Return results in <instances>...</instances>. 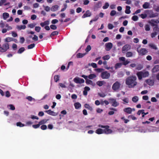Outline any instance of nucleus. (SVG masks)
<instances>
[{
    "mask_svg": "<svg viewBox=\"0 0 159 159\" xmlns=\"http://www.w3.org/2000/svg\"><path fill=\"white\" fill-rule=\"evenodd\" d=\"M137 77L135 76L131 75L128 77L125 80V84L130 88H134L137 84Z\"/></svg>",
    "mask_w": 159,
    "mask_h": 159,
    "instance_id": "nucleus-1",
    "label": "nucleus"
},
{
    "mask_svg": "<svg viewBox=\"0 0 159 159\" xmlns=\"http://www.w3.org/2000/svg\"><path fill=\"white\" fill-rule=\"evenodd\" d=\"M136 75L139 80H141L143 78H146L148 77L149 75V72L148 71L143 70L142 71L138 72Z\"/></svg>",
    "mask_w": 159,
    "mask_h": 159,
    "instance_id": "nucleus-2",
    "label": "nucleus"
},
{
    "mask_svg": "<svg viewBox=\"0 0 159 159\" xmlns=\"http://www.w3.org/2000/svg\"><path fill=\"white\" fill-rule=\"evenodd\" d=\"M98 127L104 128V129H103V133L108 134L111 133L112 132V130L109 129L110 127L108 125H99Z\"/></svg>",
    "mask_w": 159,
    "mask_h": 159,
    "instance_id": "nucleus-3",
    "label": "nucleus"
},
{
    "mask_svg": "<svg viewBox=\"0 0 159 159\" xmlns=\"http://www.w3.org/2000/svg\"><path fill=\"white\" fill-rule=\"evenodd\" d=\"M121 86L120 83L118 81H116L114 83L112 87V89L115 91H116L119 89Z\"/></svg>",
    "mask_w": 159,
    "mask_h": 159,
    "instance_id": "nucleus-4",
    "label": "nucleus"
},
{
    "mask_svg": "<svg viewBox=\"0 0 159 159\" xmlns=\"http://www.w3.org/2000/svg\"><path fill=\"white\" fill-rule=\"evenodd\" d=\"M9 48V44L6 43L3 44L2 47H0V52H6Z\"/></svg>",
    "mask_w": 159,
    "mask_h": 159,
    "instance_id": "nucleus-5",
    "label": "nucleus"
},
{
    "mask_svg": "<svg viewBox=\"0 0 159 159\" xmlns=\"http://www.w3.org/2000/svg\"><path fill=\"white\" fill-rule=\"evenodd\" d=\"M137 51L138 52L139 55L142 56L145 55L148 52V51L145 48H141L140 49H139V47L137 48Z\"/></svg>",
    "mask_w": 159,
    "mask_h": 159,
    "instance_id": "nucleus-6",
    "label": "nucleus"
},
{
    "mask_svg": "<svg viewBox=\"0 0 159 159\" xmlns=\"http://www.w3.org/2000/svg\"><path fill=\"white\" fill-rule=\"evenodd\" d=\"M110 76V73L106 71L102 72L101 74V77L102 79H108Z\"/></svg>",
    "mask_w": 159,
    "mask_h": 159,
    "instance_id": "nucleus-7",
    "label": "nucleus"
},
{
    "mask_svg": "<svg viewBox=\"0 0 159 159\" xmlns=\"http://www.w3.org/2000/svg\"><path fill=\"white\" fill-rule=\"evenodd\" d=\"M109 102L111 104L112 106L114 107L118 106L119 103L116 101V100L113 98H111L109 99Z\"/></svg>",
    "mask_w": 159,
    "mask_h": 159,
    "instance_id": "nucleus-8",
    "label": "nucleus"
},
{
    "mask_svg": "<svg viewBox=\"0 0 159 159\" xmlns=\"http://www.w3.org/2000/svg\"><path fill=\"white\" fill-rule=\"evenodd\" d=\"M77 84H82L84 82V80L78 77H76L74 78L73 80Z\"/></svg>",
    "mask_w": 159,
    "mask_h": 159,
    "instance_id": "nucleus-9",
    "label": "nucleus"
},
{
    "mask_svg": "<svg viewBox=\"0 0 159 159\" xmlns=\"http://www.w3.org/2000/svg\"><path fill=\"white\" fill-rule=\"evenodd\" d=\"M102 6V2L101 1H99L96 3L93 7V11H96L98 10V9L100 8Z\"/></svg>",
    "mask_w": 159,
    "mask_h": 159,
    "instance_id": "nucleus-10",
    "label": "nucleus"
},
{
    "mask_svg": "<svg viewBox=\"0 0 159 159\" xmlns=\"http://www.w3.org/2000/svg\"><path fill=\"white\" fill-rule=\"evenodd\" d=\"M130 48V46L128 44L125 45L122 48L123 53H125V52L127 51Z\"/></svg>",
    "mask_w": 159,
    "mask_h": 159,
    "instance_id": "nucleus-11",
    "label": "nucleus"
},
{
    "mask_svg": "<svg viewBox=\"0 0 159 159\" xmlns=\"http://www.w3.org/2000/svg\"><path fill=\"white\" fill-rule=\"evenodd\" d=\"M106 50L107 51H109L112 48L113 44L112 43L109 42L106 43Z\"/></svg>",
    "mask_w": 159,
    "mask_h": 159,
    "instance_id": "nucleus-12",
    "label": "nucleus"
},
{
    "mask_svg": "<svg viewBox=\"0 0 159 159\" xmlns=\"http://www.w3.org/2000/svg\"><path fill=\"white\" fill-rule=\"evenodd\" d=\"M92 15L91 12L89 10L86 11L85 13L82 16L83 18H84L87 17H90Z\"/></svg>",
    "mask_w": 159,
    "mask_h": 159,
    "instance_id": "nucleus-13",
    "label": "nucleus"
},
{
    "mask_svg": "<svg viewBox=\"0 0 159 159\" xmlns=\"http://www.w3.org/2000/svg\"><path fill=\"white\" fill-rule=\"evenodd\" d=\"M145 82L150 86H153L154 84V81L151 79H147L145 80Z\"/></svg>",
    "mask_w": 159,
    "mask_h": 159,
    "instance_id": "nucleus-14",
    "label": "nucleus"
},
{
    "mask_svg": "<svg viewBox=\"0 0 159 159\" xmlns=\"http://www.w3.org/2000/svg\"><path fill=\"white\" fill-rule=\"evenodd\" d=\"M159 71V65L155 66L152 70V73H156Z\"/></svg>",
    "mask_w": 159,
    "mask_h": 159,
    "instance_id": "nucleus-15",
    "label": "nucleus"
},
{
    "mask_svg": "<svg viewBox=\"0 0 159 159\" xmlns=\"http://www.w3.org/2000/svg\"><path fill=\"white\" fill-rule=\"evenodd\" d=\"M90 88L88 86H86L84 88V90L83 92V94L84 96H86L88 94V91L90 90Z\"/></svg>",
    "mask_w": 159,
    "mask_h": 159,
    "instance_id": "nucleus-16",
    "label": "nucleus"
},
{
    "mask_svg": "<svg viewBox=\"0 0 159 159\" xmlns=\"http://www.w3.org/2000/svg\"><path fill=\"white\" fill-rule=\"evenodd\" d=\"M124 111L128 114H131L132 111V109L130 107H127L124 109Z\"/></svg>",
    "mask_w": 159,
    "mask_h": 159,
    "instance_id": "nucleus-17",
    "label": "nucleus"
},
{
    "mask_svg": "<svg viewBox=\"0 0 159 159\" xmlns=\"http://www.w3.org/2000/svg\"><path fill=\"white\" fill-rule=\"evenodd\" d=\"M59 7V6L58 5L53 6L51 8V10L52 11H55L58 10Z\"/></svg>",
    "mask_w": 159,
    "mask_h": 159,
    "instance_id": "nucleus-18",
    "label": "nucleus"
},
{
    "mask_svg": "<svg viewBox=\"0 0 159 159\" xmlns=\"http://www.w3.org/2000/svg\"><path fill=\"white\" fill-rule=\"evenodd\" d=\"M45 112L48 113V114L52 116H55V112L51 110H48L45 111Z\"/></svg>",
    "mask_w": 159,
    "mask_h": 159,
    "instance_id": "nucleus-19",
    "label": "nucleus"
},
{
    "mask_svg": "<svg viewBox=\"0 0 159 159\" xmlns=\"http://www.w3.org/2000/svg\"><path fill=\"white\" fill-rule=\"evenodd\" d=\"M74 106L76 109H78L81 107V104L79 102H75L74 104Z\"/></svg>",
    "mask_w": 159,
    "mask_h": 159,
    "instance_id": "nucleus-20",
    "label": "nucleus"
},
{
    "mask_svg": "<svg viewBox=\"0 0 159 159\" xmlns=\"http://www.w3.org/2000/svg\"><path fill=\"white\" fill-rule=\"evenodd\" d=\"M86 54V53H78L76 55V57L77 58H81L84 57Z\"/></svg>",
    "mask_w": 159,
    "mask_h": 159,
    "instance_id": "nucleus-21",
    "label": "nucleus"
},
{
    "mask_svg": "<svg viewBox=\"0 0 159 159\" xmlns=\"http://www.w3.org/2000/svg\"><path fill=\"white\" fill-rule=\"evenodd\" d=\"M26 28V26L25 25H17L16 26V28L19 30H20L22 29H25Z\"/></svg>",
    "mask_w": 159,
    "mask_h": 159,
    "instance_id": "nucleus-22",
    "label": "nucleus"
},
{
    "mask_svg": "<svg viewBox=\"0 0 159 159\" xmlns=\"http://www.w3.org/2000/svg\"><path fill=\"white\" fill-rule=\"evenodd\" d=\"M105 83V82L104 81H98L96 82L97 84L100 87L102 86Z\"/></svg>",
    "mask_w": 159,
    "mask_h": 159,
    "instance_id": "nucleus-23",
    "label": "nucleus"
},
{
    "mask_svg": "<svg viewBox=\"0 0 159 159\" xmlns=\"http://www.w3.org/2000/svg\"><path fill=\"white\" fill-rule=\"evenodd\" d=\"M149 3L148 2H145L143 5V7L144 9H147L149 8Z\"/></svg>",
    "mask_w": 159,
    "mask_h": 159,
    "instance_id": "nucleus-24",
    "label": "nucleus"
},
{
    "mask_svg": "<svg viewBox=\"0 0 159 159\" xmlns=\"http://www.w3.org/2000/svg\"><path fill=\"white\" fill-rule=\"evenodd\" d=\"M95 133L98 134L103 133V129L100 128L97 129L95 131Z\"/></svg>",
    "mask_w": 159,
    "mask_h": 159,
    "instance_id": "nucleus-25",
    "label": "nucleus"
},
{
    "mask_svg": "<svg viewBox=\"0 0 159 159\" xmlns=\"http://www.w3.org/2000/svg\"><path fill=\"white\" fill-rule=\"evenodd\" d=\"M9 14L7 12H4L3 13V17L4 20H6L9 17Z\"/></svg>",
    "mask_w": 159,
    "mask_h": 159,
    "instance_id": "nucleus-26",
    "label": "nucleus"
},
{
    "mask_svg": "<svg viewBox=\"0 0 159 159\" xmlns=\"http://www.w3.org/2000/svg\"><path fill=\"white\" fill-rule=\"evenodd\" d=\"M130 6H127L126 7V10H125V12L127 14H129L130 13Z\"/></svg>",
    "mask_w": 159,
    "mask_h": 159,
    "instance_id": "nucleus-27",
    "label": "nucleus"
},
{
    "mask_svg": "<svg viewBox=\"0 0 159 159\" xmlns=\"http://www.w3.org/2000/svg\"><path fill=\"white\" fill-rule=\"evenodd\" d=\"M96 75L95 74H90L88 76V77L89 79L92 80L93 78H95Z\"/></svg>",
    "mask_w": 159,
    "mask_h": 159,
    "instance_id": "nucleus-28",
    "label": "nucleus"
},
{
    "mask_svg": "<svg viewBox=\"0 0 159 159\" xmlns=\"http://www.w3.org/2000/svg\"><path fill=\"white\" fill-rule=\"evenodd\" d=\"M84 107L85 108L88 109V110H89L90 111H92L93 110L92 107L90 106L88 104H85L84 105Z\"/></svg>",
    "mask_w": 159,
    "mask_h": 159,
    "instance_id": "nucleus-29",
    "label": "nucleus"
},
{
    "mask_svg": "<svg viewBox=\"0 0 159 159\" xmlns=\"http://www.w3.org/2000/svg\"><path fill=\"white\" fill-rule=\"evenodd\" d=\"M133 56V54L131 52H128L126 54V57H131Z\"/></svg>",
    "mask_w": 159,
    "mask_h": 159,
    "instance_id": "nucleus-30",
    "label": "nucleus"
},
{
    "mask_svg": "<svg viewBox=\"0 0 159 159\" xmlns=\"http://www.w3.org/2000/svg\"><path fill=\"white\" fill-rule=\"evenodd\" d=\"M158 16V14L157 13H152L150 14L149 17L150 18H153L157 16Z\"/></svg>",
    "mask_w": 159,
    "mask_h": 159,
    "instance_id": "nucleus-31",
    "label": "nucleus"
},
{
    "mask_svg": "<svg viewBox=\"0 0 159 159\" xmlns=\"http://www.w3.org/2000/svg\"><path fill=\"white\" fill-rule=\"evenodd\" d=\"M85 82H86V83L87 84H91V85H93V84H94L93 83L91 80H89L88 79L86 80Z\"/></svg>",
    "mask_w": 159,
    "mask_h": 159,
    "instance_id": "nucleus-32",
    "label": "nucleus"
},
{
    "mask_svg": "<svg viewBox=\"0 0 159 159\" xmlns=\"http://www.w3.org/2000/svg\"><path fill=\"white\" fill-rule=\"evenodd\" d=\"M122 64L121 63H117L115 65V69H116L118 68H120L122 66Z\"/></svg>",
    "mask_w": 159,
    "mask_h": 159,
    "instance_id": "nucleus-33",
    "label": "nucleus"
},
{
    "mask_svg": "<svg viewBox=\"0 0 159 159\" xmlns=\"http://www.w3.org/2000/svg\"><path fill=\"white\" fill-rule=\"evenodd\" d=\"M149 46L151 48H152L154 49L155 50H157V48L156 46V45L153 43H151L149 45Z\"/></svg>",
    "mask_w": 159,
    "mask_h": 159,
    "instance_id": "nucleus-34",
    "label": "nucleus"
},
{
    "mask_svg": "<svg viewBox=\"0 0 159 159\" xmlns=\"http://www.w3.org/2000/svg\"><path fill=\"white\" fill-rule=\"evenodd\" d=\"M58 34V32L57 31H53L50 34V37H52V36L57 35Z\"/></svg>",
    "mask_w": 159,
    "mask_h": 159,
    "instance_id": "nucleus-35",
    "label": "nucleus"
},
{
    "mask_svg": "<svg viewBox=\"0 0 159 159\" xmlns=\"http://www.w3.org/2000/svg\"><path fill=\"white\" fill-rule=\"evenodd\" d=\"M153 30L154 32H155L157 33V34L159 32V28L158 27V26L154 27L153 28Z\"/></svg>",
    "mask_w": 159,
    "mask_h": 159,
    "instance_id": "nucleus-36",
    "label": "nucleus"
},
{
    "mask_svg": "<svg viewBox=\"0 0 159 159\" xmlns=\"http://www.w3.org/2000/svg\"><path fill=\"white\" fill-rule=\"evenodd\" d=\"M138 98L137 96L134 97L132 98V101L134 102H136L138 100Z\"/></svg>",
    "mask_w": 159,
    "mask_h": 159,
    "instance_id": "nucleus-37",
    "label": "nucleus"
},
{
    "mask_svg": "<svg viewBox=\"0 0 159 159\" xmlns=\"http://www.w3.org/2000/svg\"><path fill=\"white\" fill-rule=\"evenodd\" d=\"M25 50V49L24 47L20 48L17 52V53L19 54H21Z\"/></svg>",
    "mask_w": 159,
    "mask_h": 159,
    "instance_id": "nucleus-38",
    "label": "nucleus"
},
{
    "mask_svg": "<svg viewBox=\"0 0 159 159\" xmlns=\"http://www.w3.org/2000/svg\"><path fill=\"white\" fill-rule=\"evenodd\" d=\"M60 78V76L58 75H56L54 76V79L55 81L57 82L59 80Z\"/></svg>",
    "mask_w": 159,
    "mask_h": 159,
    "instance_id": "nucleus-39",
    "label": "nucleus"
},
{
    "mask_svg": "<svg viewBox=\"0 0 159 159\" xmlns=\"http://www.w3.org/2000/svg\"><path fill=\"white\" fill-rule=\"evenodd\" d=\"M110 58V57L109 55H105L102 57V58L104 60H106L109 59Z\"/></svg>",
    "mask_w": 159,
    "mask_h": 159,
    "instance_id": "nucleus-40",
    "label": "nucleus"
},
{
    "mask_svg": "<svg viewBox=\"0 0 159 159\" xmlns=\"http://www.w3.org/2000/svg\"><path fill=\"white\" fill-rule=\"evenodd\" d=\"M35 46V44L34 43L31 44L28 46L27 48L28 49H31L34 48Z\"/></svg>",
    "mask_w": 159,
    "mask_h": 159,
    "instance_id": "nucleus-41",
    "label": "nucleus"
},
{
    "mask_svg": "<svg viewBox=\"0 0 159 159\" xmlns=\"http://www.w3.org/2000/svg\"><path fill=\"white\" fill-rule=\"evenodd\" d=\"M16 125L20 127H22L25 126V125L22 123L21 122H19L16 123Z\"/></svg>",
    "mask_w": 159,
    "mask_h": 159,
    "instance_id": "nucleus-42",
    "label": "nucleus"
},
{
    "mask_svg": "<svg viewBox=\"0 0 159 159\" xmlns=\"http://www.w3.org/2000/svg\"><path fill=\"white\" fill-rule=\"evenodd\" d=\"M13 41V39L11 37H7L5 39V41L7 42H9Z\"/></svg>",
    "mask_w": 159,
    "mask_h": 159,
    "instance_id": "nucleus-43",
    "label": "nucleus"
},
{
    "mask_svg": "<svg viewBox=\"0 0 159 159\" xmlns=\"http://www.w3.org/2000/svg\"><path fill=\"white\" fill-rule=\"evenodd\" d=\"M64 7L63 8H62L61 10V12H63L65 11L67 7V5L66 3H64Z\"/></svg>",
    "mask_w": 159,
    "mask_h": 159,
    "instance_id": "nucleus-44",
    "label": "nucleus"
},
{
    "mask_svg": "<svg viewBox=\"0 0 159 159\" xmlns=\"http://www.w3.org/2000/svg\"><path fill=\"white\" fill-rule=\"evenodd\" d=\"M50 28L52 30H56L57 29V27L56 25H51L50 26Z\"/></svg>",
    "mask_w": 159,
    "mask_h": 159,
    "instance_id": "nucleus-45",
    "label": "nucleus"
},
{
    "mask_svg": "<svg viewBox=\"0 0 159 159\" xmlns=\"http://www.w3.org/2000/svg\"><path fill=\"white\" fill-rule=\"evenodd\" d=\"M91 46L89 45L87 46L86 48L85 49V51L87 52L90 51L91 50Z\"/></svg>",
    "mask_w": 159,
    "mask_h": 159,
    "instance_id": "nucleus-46",
    "label": "nucleus"
},
{
    "mask_svg": "<svg viewBox=\"0 0 159 159\" xmlns=\"http://www.w3.org/2000/svg\"><path fill=\"white\" fill-rule=\"evenodd\" d=\"M91 65L93 68H96L97 67V65L96 63H92L91 64H89V66Z\"/></svg>",
    "mask_w": 159,
    "mask_h": 159,
    "instance_id": "nucleus-47",
    "label": "nucleus"
},
{
    "mask_svg": "<svg viewBox=\"0 0 159 159\" xmlns=\"http://www.w3.org/2000/svg\"><path fill=\"white\" fill-rule=\"evenodd\" d=\"M36 25V24L35 23L30 24L28 25V27L30 28H33Z\"/></svg>",
    "mask_w": 159,
    "mask_h": 159,
    "instance_id": "nucleus-48",
    "label": "nucleus"
},
{
    "mask_svg": "<svg viewBox=\"0 0 159 159\" xmlns=\"http://www.w3.org/2000/svg\"><path fill=\"white\" fill-rule=\"evenodd\" d=\"M109 6V4L108 2L105 3L104 5L103 6L102 8L104 9H105L108 8Z\"/></svg>",
    "mask_w": 159,
    "mask_h": 159,
    "instance_id": "nucleus-49",
    "label": "nucleus"
},
{
    "mask_svg": "<svg viewBox=\"0 0 159 159\" xmlns=\"http://www.w3.org/2000/svg\"><path fill=\"white\" fill-rule=\"evenodd\" d=\"M145 30L146 31H149L150 30V28L149 25L148 24L146 25L145 26Z\"/></svg>",
    "mask_w": 159,
    "mask_h": 159,
    "instance_id": "nucleus-50",
    "label": "nucleus"
},
{
    "mask_svg": "<svg viewBox=\"0 0 159 159\" xmlns=\"http://www.w3.org/2000/svg\"><path fill=\"white\" fill-rule=\"evenodd\" d=\"M143 68V66L140 64L138 65L136 67V69L138 70H141Z\"/></svg>",
    "mask_w": 159,
    "mask_h": 159,
    "instance_id": "nucleus-51",
    "label": "nucleus"
},
{
    "mask_svg": "<svg viewBox=\"0 0 159 159\" xmlns=\"http://www.w3.org/2000/svg\"><path fill=\"white\" fill-rule=\"evenodd\" d=\"M41 129L43 130H44L47 129V126L46 125H43L40 127Z\"/></svg>",
    "mask_w": 159,
    "mask_h": 159,
    "instance_id": "nucleus-52",
    "label": "nucleus"
},
{
    "mask_svg": "<svg viewBox=\"0 0 159 159\" xmlns=\"http://www.w3.org/2000/svg\"><path fill=\"white\" fill-rule=\"evenodd\" d=\"M144 110H139L137 112V114L138 115H140L141 113L142 114H143V113H144Z\"/></svg>",
    "mask_w": 159,
    "mask_h": 159,
    "instance_id": "nucleus-53",
    "label": "nucleus"
},
{
    "mask_svg": "<svg viewBox=\"0 0 159 159\" xmlns=\"http://www.w3.org/2000/svg\"><path fill=\"white\" fill-rule=\"evenodd\" d=\"M132 20L134 21H137L138 19V17L137 16H134L132 17Z\"/></svg>",
    "mask_w": 159,
    "mask_h": 159,
    "instance_id": "nucleus-54",
    "label": "nucleus"
},
{
    "mask_svg": "<svg viewBox=\"0 0 159 159\" xmlns=\"http://www.w3.org/2000/svg\"><path fill=\"white\" fill-rule=\"evenodd\" d=\"M140 16L143 19L147 17V15L146 14H142L140 15Z\"/></svg>",
    "mask_w": 159,
    "mask_h": 159,
    "instance_id": "nucleus-55",
    "label": "nucleus"
},
{
    "mask_svg": "<svg viewBox=\"0 0 159 159\" xmlns=\"http://www.w3.org/2000/svg\"><path fill=\"white\" fill-rule=\"evenodd\" d=\"M46 122V121H45V120H42L40 121H39V124L40 125H43V124L45 123Z\"/></svg>",
    "mask_w": 159,
    "mask_h": 159,
    "instance_id": "nucleus-56",
    "label": "nucleus"
},
{
    "mask_svg": "<svg viewBox=\"0 0 159 159\" xmlns=\"http://www.w3.org/2000/svg\"><path fill=\"white\" fill-rule=\"evenodd\" d=\"M116 12L115 10H112L111 11L110 13V15L111 16H113L115 15L116 14Z\"/></svg>",
    "mask_w": 159,
    "mask_h": 159,
    "instance_id": "nucleus-57",
    "label": "nucleus"
},
{
    "mask_svg": "<svg viewBox=\"0 0 159 159\" xmlns=\"http://www.w3.org/2000/svg\"><path fill=\"white\" fill-rule=\"evenodd\" d=\"M41 28L39 26H36L35 28V30L37 32H39Z\"/></svg>",
    "mask_w": 159,
    "mask_h": 159,
    "instance_id": "nucleus-58",
    "label": "nucleus"
},
{
    "mask_svg": "<svg viewBox=\"0 0 159 159\" xmlns=\"http://www.w3.org/2000/svg\"><path fill=\"white\" fill-rule=\"evenodd\" d=\"M108 27L109 29H112L113 27L114 26L111 24H109L108 25Z\"/></svg>",
    "mask_w": 159,
    "mask_h": 159,
    "instance_id": "nucleus-59",
    "label": "nucleus"
},
{
    "mask_svg": "<svg viewBox=\"0 0 159 159\" xmlns=\"http://www.w3.org/2000/svg\"><path fill=\"white\" fill-rule=\"evenodd\" d=\"M130 62V61H128V60L124 61L123 63L122 64L124 66H126Z\"/></svg>",
    "mask_w": 159,
    "mask_h": 159,
    "instance_id": "nucleus-60",
    "label": "nucleus"
},
{
    "mask_svg": "<svg viewBox=\"0 0 159 159\" xmlns=\"http://www.w3.org/2000/svg\"><path fill=\"white\" fill-rule=\"evenodd\" d=\"M10 107V109L12 110H14L15 109V107L12 104H10L9 105Z\"/></svg>",
    "mask_w": 159,
    "mask_h": 159,
    "instance_id": "nucleus-61",
    "label": "nucleus"
},
{
    "mask_svg": "<svg viewBox=\"0 0 159 159\" xmlns=\"http://www.w3.org/2000/svg\"><path fill=\"white\" fill-rule=\"evenodd\" d=\"M58 22V20L57 19H54L52 20L51 23L53 24H54Z\"/></svg>",
    "mask_w": 159,
    "mask_h": 159,
    "instance_id": "nucleus-62",
    "label": "nucleus"
},
{
    "mask_svg": "<svg viewBox=\"0 0 159 159\" xmlns=\"http://www.w3.org/2000/svg\"><path fill=\"white\" fill-rule=\"evenodd\" d=\"M32 39L35 41H37L38 40V37L36 35H34V37L32 38Z\"/></svg>",
    "mask_w": 159,
    "mask_h": 159,
    "instance_id": "nucleus-63",
    "label": "nucleus"
},
{
    "mask_svg": "<svg viewBox=\"0 0 159 159\" xmlns=\"http://www.w3.org/2000/svg\"><path fill=\"white\" fill-rule=\"evenodd\" d=\"M157 34V33H156L155 32H154L151 34V37L152 38H154Z\"/></svg>",
    "mask_w": 159,
    "mask_h": 159,
    "instance_id": "nucleus-64",
    "label": "nucleus"
}]
</instances>
